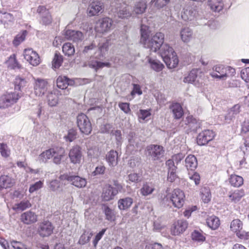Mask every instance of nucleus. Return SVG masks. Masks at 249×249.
<instances>
[{"label":"nucleus","mask_w":249,"mask_h":249,"mask_svg":"<svg viewBox=\"0 0 249 249\" xmlns=\"http://www.w3.org/2000/svg\"><path fill=\"white\" fill-rule=\"evenodd\" d=\"M208 2L211 9L215 12H219L224 7L223 0H208Z\"/></svg>","instance_id":"473e14b6"},{"label":"nucleus","mask_w":249,"mask_h":249,"mask_svg":"<svg viewBox=\"0 0 249 249\" xmlns=\"http://www.w3.org/2000/svg\"><path fill=\"white\" fill-rule=\"evenodd\" d=\"M169 109L173 113V117L175 119H180L184 114L183 108L179 103H173L170 105Z\"/></svg>","instance_id":"b1692460"},{"label":"nucleus","mask_w":249,"mask_h":249,"mask_svg":"<svg viewBox=\"0 0 249 249\" xmlns=\"http://www.w3.org/2000/svg\"><path fill=\"white\" fill-rule=\"evenodd\" d=\"M242 228L243 223L238 219L233 220L231 223L230 228L232 231L236 233L237 236L242 239H248L249 233L242 231Z\"/></svg>","instance_id":"0eeeda50"},{"label":"nucleus","mask_w":249,"mask_h":249,"mask_svg":"<svg viewBox=\"0 0 249 249\" xmlns=\"http://www.w3.org/2000/svg\"><path fill=\"white\" fill-rule=\"evenodd\" d=\"M128 144L127 151L130 153L137 151L140 146L141 140L139 137L133 132H130L128 135Z\"/></svg>","instance_id":"9d476101"},{"label":"nucleus","mask_w":249,"mask_h":249,"mask_svg":"<svg viewBox=\"0 0 249 249\" xmlns=\"http://www.w3.org/2000/svg\"><path fill=\"white\" fill-rule=\"evenodd\" d=\"M22 96L21 91L7 92L0 97V108L4 109L15 104Z\"/></svg>","instance_id":"f03ea898"},{"label":"nucleus","mask_w":249,"mask_h":249,"mask_svg":"<svg viewBox=\"0 0 249 249\" xmlns=\"http://www.w3.org/2000/svg\"><path fill=\"white\" fill-rule=\"evenodd\" d=\"M226 74H224V79L227 77L233 76L235 73V70L230 66H225V72Z\"/></svg>","instance_id":"338daca9"},{"label":"nucleus","mask_w":249,"mask_h":249,"mask_svg":"<svg viewBox=\"0 0 249 249\" xmlns=\"http://www.w3.org/2000/svg\"><path fill=\"white\" fill-rule=\"evenodd\" d=\"M146 7V0H140L139 1L136 2L132 13L137 15L142 14L144 12Z\"/></svg>","instance_id":"c9c22d12"},{"label":"nucleus","mask_w":249,"mask_h":249,"mask_svg":"<svg viewBox=\"0 0 249 249\" xmlns=\"http://www.w3.org/2000/svg\"><path fill=\"white\" fill-rule=\"evenodd\" d=\"M188 227V223L186 220H178L175 222L171 228V233L176 236L183 233Z\"/></svg>","instance_id":"2eb2a0df"},{"label":"nucleus","mask_w":249,"mask_h":249,"mask_svg":"<svg viewBox=\"0 0 249 249\" xmlns=\"http://www.w3.org/2000/svg\"><path fill=\"white\" fill-rule=\"evenodd\" d=\"M64 35L65 37L74 42L81 41L84 38L83 33L78 31L67 30L65 31Z\"/></svg>","instance_id":"6ab92c4d"},{"label":"nucleus","mask_w":249,"mask_h":249,"mask_svg":"<svg viewBox=\"0 0 249 249\" xmlns=\"http://www.w3.org/2000/svg\"><path fill=\"white\" fill-rule=\"evenodd\" d=\"M74 83L73 80L69 79L65 76H60L56 80L57 87L62 89H66L69 86H73Z\"/></svg>","instance_id":"393cba45"},{"label":"nucleus","mask_w":249,"mask_h":249,"mask_svg":"<svg viewBox=\"0 0 249 249\" xmlns=\"http://www.w3.org/2000/svg\"><path fill=\"white\" fill-rule=\"evenodd\" d=\"M115 13V16L122 19H127L133 15L131 11V8L128 6L122 5L117 8Z\"/></svg>","instance_id":"5701e85b"},{"label":"nucleus","mask_w":249,"mask_h":249,"mask_svg":"<svg viewBox=\"0 0 249 249\" xmlns=\"http://www.w3.org/2000/svg\"><path fill=\"white\" fill-rule=\"evenodd\" d=\"M77 133L76 130L74 129H71L69 130L68 135L64 137L66 141L70 142H72L76 138Z\"/></svg>","instance_id":"e2e57ef3"},{"label":"nucleus","mask_w":249,"mask_h":249,"mask_svg":"<svg viewBox=\"0 0 249 249\" xmlns=\"http://www.w3.org/2000/svg\"><path fill=\"white\" fill-rule=\"evenodd\" d=\"M244 196V192L242 190H236L231 193L229 197L231 202L236 203Z\"/></svg>","instance_id":"c03bdc74"},{"label":"nucleus","mask_w":249,"mask_h":249,"mask_svg":"<svg viewBox=\"0 0 249 249\" xmlns=\"http://www.w3.org/2000/svg\"><path fill=\"white\" fill-rule=\"evenodd\" d=\"M15 184L14 178L8 175H1L0 177V185L3 189H7L12 187Z\"/></svg>","instance_id":"c756f323"},{"label":"nucleus","mask_w":249,"mask_h":249,"mask_svg":"<svg viewBox=\"0 0 249 249\" xmlns=\"http://www.w3.org/2000/svg\"><path fill=\"white\" fill-rule=\"evenodd\" d=\"M240 74L242 79L248 83L249 81V67L242 69Z\"/></svg>","instance_id":"774afa93"},{"label":"nucleus","mask_w":249,"mask_h":249,"mask_svg":"<svg viewBox=\"0 0 249 249\" xmlns=\"http://www.w3.org/2000/svg\"><path fill=\"white\" fill-rule=\"evenodd\" d=\"M85 3H89L88 14L89 16L97 15L103 8V3L101 0H83Z\"/></svg>","instance_id":"1a4fd4ad"},{"label":"nucleus","mask_w":249,"mask_h":249,"mask_svg":"<svg viewBox=\"0 0 249 249\" xmlns=\"http://www.w3.org/2000/svg\"><path fill=\"white\" fill-rule=\"evenodd\" d=\"M53 162L57 164L61 162V159L64 157L65 152L64 148L56 147L52 148Z\"/></svg>","instance_id":"a878e982"},{"label":"nucleus","mask_w":249,"mask_h":249,"mask_svg":"<svg viewBox=\"0 0 249 249\" xmlns=\"http://www.w3.org/2000/svg\"><path fill=\"white\" fill-rule=\"evenodd\" d=\"M117 194L118 190L116 188L111 185H107L103 189L102 197L104 201H107L113 199Z\"/></svg>","instance_id":"aec40b11"},{"label":"nucleus","mask_w":249,"mask_h":249,"mask_svg":"<svg viewBox=\"0 0 249 249\" xmlns=\"http://www.w3.org/2000/svg\"><path fill=\"white\" fill-rule=\"evenodd\" d=\"M148 61L150 64L151 68L155 71H160L164 67L163 65L157 60L152 59L151 58L148 57Z\"/></svg>","instance_id":"a18cd8bd"},{"label":"nucleus","mask_w":249,"mask_h":249,"mask_svg":"<svg viewBox=\"0 0 249 249\" xmlns=\"http://www.w3.org/2000/svg\"><path fill=\"white\" fill-rule=\"evenodd\" d=\"M0 153L4 158H7L10 156V150L6 143H0Z\"/></svg>","instance_id":"052dcab7"},{"label":"nucleus","mask_w":249,"mask_h":249,"mask_svg":"<svg viewBox=\"0 0 249 249\" xmlns=\"http://www.w3.org/2000/svg\"><path fill=\"white\" fill-rule=\"evenodd\" d=\"M62 51L65 55L69 56L73 55L75 53L74 46L70 43H65L63 46Z\"/></svg>","instance_id":"09e8293b"},{"label":"nucleus","mask_w":249,"mask_h":249,"mask_svg":"<svg viewBox=\"0 0 249 249\" xmlns=\"http://www.w3.org/2000/svg\"><path fill=\"white\" fill-rule=\"evenodd\" d=\"M214 136V132L212 130H205L198 135L197 143L199 145H204L212 140Z\"/></svg>","instance_id":"dca6fc26"},{"label":"nucleus","mask_w":249,"mask_h":249,"mask_svg":"<svg viewBox=\"0 0 249 249\" xmlns=\"http://www.w3.org/2000/svg\"><path fill=\"white\" fill-rule=\"evenodd\" d=\"M193 31L188 27L182 28L180 32L181 39L185 43L189 42L193 37Z\"/></svg>","instance_id":"72a5a7b5"},{"label":"nucleus","mask_w":249,"mask_h":249,"mask_svg":"<svg viewBox=\"0 0 249 249\" xmlns=\"http://www.w3.org/2000/svg\"><path fill=\"white\" fill-rule=\"evenodd\" d=\"M14 83L15 90H21L26 86V81L24 78L18 76L15 78Z\"/></svg>","instance_id":"8fccbe9b"},{"label":"nucleus","mask_w":249,"mask_h":249,"mask_svg":"<svg viewBox=\"0 0 249 249\" xmlns=\"http://www.w3.org/2000/svg\"><path fill=\"white\" fill-rule=\"evenodd\" d=\"M63 62L62 55L56 53L53 61V67L55 69H58L61 65Z\"/></svg>","instance_id":"680f3d73"},{"label":"nucleus","mask_w":249,"mask_h":249,"mask_svg":"<svg viewBox=\"0 0 249 249\" xmlns=\"http://www.w3.org/2000/svg\"><path fill=\"white\" fill-rule=\"evenodd\" d=\"M230 182L232 186L238 187L243 184V179L240 176L232 175L230 178Z\"/></svg>","instance_id":"49530a36"},{"label":"nucleus","mask_w":249,"mask_h":249,"mask_svg":"<svg viewBox=\"0 0 249 249\" xmlns=\"http://www.w3.org/2000/svg\"><path fill=\"white\" fill-rule=\"evenodd\" d=\"M163 60L169 69L175 68L178 63V60L175 52L173 53V55H169L167 57L164 58Z\"/></svg>","instance_id":"2f4dec72"},{"label":"nucleus","mask_w":249,"mask_h":249,"mask_svg":"<svg viewBox=\"0 0 249 249\" xmlns=\"http://www.w3.org/2000/svg\"><path fill=\"white\" fill-rule=\"evenodd\" d=\"M164 150L161 146L151 144L146 147V154L153 160H158L163 156Z\"/></svg>","instance_id":"6e6552de"},{"label":"nucleus","mask_w":249,"mask_h":249,"mask_svg":"<svg viewBox=\"0 0 249 249\" xmlns=\"http://www.w3.org/2000/svg\"><path fill=\"white\" fill-rule=\"evenodd\" d=\"M111 135L115 137L116 143L118 147L120 146L123 142L122 133L120 130H112Z\"/></svg>","instance_id":"5fc2aeb1"},{"label":"nucleus","mask_w":249,"mask_h":249,"mask_svg":"<svg viewBox=\"0 0 249 249\" xmlns=\"http://www.w3.org/2000/svg\"><path fill=\"white\" fill-rule=\"evenodd\" d=\"M92 236L91 232L85 231L84 233L81 235L78 243L81 245H84L89 242Z\"/></svg>","instance_id":"13d9d810"},{"label":"nucleus","mask_w":249,"mask_h":249,"mask_svg":"<svg viewBox=\"0 0 249 249\" xmlns=\"http://www.w3.org/2000/svg\"><path fill=\"white\" fill-rule=\"evenodd\" d=\"M201 71L198 69H193L185 77L183 82L188 83H193L196 86L199 87L202 83L201 76L199 75Z\"/></svg>","instance_id":"9b49d317"},{"label":"nucleus","mask_w":249,"mask_h":249,"mask_svg":"<svg viewBox=\"0 0 249 249\" xmlns=\"http://www.w3.org/2000/svg\"><path fill=\"white\" fill-rule=\"evenodd\" d=\"M6 63L8 67L11 69H15L20 67L14 55L10 56Z\"/></svg>","instance_id":"bf43d9fd"},{"label":"nucleus","mask_w":249,"mask_h":249,"mask_svg":"<svg viewBox=\"0 0 249 249\" xmlns=\"http://www.w3.org/2000/svg\"><path fill=\"white\" fill-rule=\"evenodd\" d=\"M21 220L26 224H30L37 221V215L34 212L29 211L21 215Z\"/></svg>","instance_id":"bb28decb"},{"label":"nucleus","mask_w":249,"mask_h":249,"mask_svg":"<svg viewBox=\"0 0 249 249\" xmlns=\"http://www.w3.org/2000/svg\"><path fill=\"white\" fill-rule=\"evenodd\" d=\"M69 157L71 163L73 164L79 163L82 158L80 147L78 145L74 146L70 150Z\"/></svg>","instance_id":"f3484780"},{"label":"nucleus","mask_w":249,"mask_h":249,"mask_svg":"<svg viewBox=\"0 0 249 249\" xmlns=\"http://www.w3.org/2000/svg\"><path fill=\"white\" fill-rule=\"evenodd\" d=\"M192 239L197 242H203L205 240V237L202 231L195 230L192 233Z\"/></svg>","instance_id":"6e6d98bb"},{"label":"nucleus","mask_w":249,"mask_h":249,"mask_svg":"<svg viewBox=\"0 0 249 249\" xmlns=\"http://www.w3.org/2000/svg\"><path fill=\"white\" fill-rule=\"evenodd\" d=\"M169 197L175 207L180 208L183 206L185 200V195L184 192L180 189H174L169 194Z\"/></svg>","instance_id":"20e7f679"},{"label":"nucleus","mask_w":249,"mask_h":249,"mask_svg":"<svg viewBox=\"0 0 249 249\" xmlns=\"http://www.w3.org/2000/svg\"><path fill=\"white\" fill-rule=\"evenodd\" d=\"M133 203V199L131 197H125L118 200V208L121 210L128 209L131 206Z\"/></svg>","instance_id":"58836bf2"},{"label":"nucleus","mask_w":249,"mask_h":249,"mask_svg":"<svg viewBox=\"0 0 249 249\" xmlns=\"http://www.w3.org/2000/svg\"><path fill=\"white\" fill-rule=\"evenodd\" d=\"M52 154V148L48 149L39 155L38 160L41 162H46L49 160L53 158Z\"/></svg>","instance_id":"37998d69"},{"label":"nucleus","mask_w":249,"mask_h":249,"mask_svg":"<svg viewBox=\"0 0 249 249\" xmlns=\"http://www.w3.org/2000/svg\"><path fill=\"white\" fill-rule=\"evenodd\" d=\"M160 48V53L163 60L169 55H173V53L175 52L173 49L167 43L163 44Z\"/></svg>","instance_id":"f704fd0d"},{"label":"nucleus","mask_w":249,"mask_h":249,"mask_svg":"<svg viewBox=\"0 0 249 249\" xmlns=\"http://www.w3.org/2000/svg\"><path fill=\"white\" fill-rule=\"evenodd\" d=\"M39 15L40 23L43 25H49L52 22V18L48 9L45 6L40 5L36 10Z\"/></svg>","instance_id":"ddd939ff"},{"label":"nucleus","mask_w":249,"mask_h":249,"mask_svg":"<svg viewBox=\"0 0 249 249\" xmlns=\"http://www.w3.org/2000/svg\"><path fill=\"white\" fill-rule=\"evenodd\" d=\"M14 19L13 15L6 12L0 11V22L5 24L12 21Z\"/></svg>","instance_id":"3c124183"},{"label":"nucleus","mask_w":249,"mask_h":249,"mask_svg":"<svg viewBox=\"0 0 249 249\" xmlns=\"http://www.w3.org/2000/svg\"><path fill=\"white\" fill-rule=\"evenodd\" d=\"M112 23V20L109 18H100L96 23L95 31L98 34L107 33L110 30Z\"/></svg>","instance_id":"39448f33"},{"label":"nucleus","mask_w":249,"mask_h":249,"mask_svg":"<svg viewBox=\"0 0 249 249\" xmlns=\"http://www.w3.org/2000/svg\"><path fill=\"white\" fill-rule=\"evenodd\" d=\"M47 101L49 106H55L58 103V97L52 92H49L47 96Z\"/></svg>","instance_id":"603ef678"},{"label":"nucleus","mask_w":249,"mask_h":249,"mask_svg":"<svg viewBox=\"0 0 249 249\" xmlns=\"http://www.w3.org/2000/svg\"><path fill=\"white\" fill-rule=\"evenodd\" d=\"M104 212L106 215V219L110 221H112L115 220V215L114 211L109 208L108 206H104Z\"/></svg>","instance_id":"864d4df0"},{"label":"nucleus","mask_w":249,"mask_h":249,"mask_svg":"<svg viewBox=\"0 0 249 249\" xmlns=\"http://www.w3.org/2000/svg\"><path fill=\"white\" fill-rule=\"evenodd\" d=\"M200 194L201 199L204 203H208L211 201V194L208 187H202L200 191Z\"/></svg>","instance_id":"79ce46f5"},{"label":"nucleus","mask_w":249,"mask_h":249,"mask_svg":"<svg viewBox=\"0 0 249 249\" xmlns=\"http://www.w3.org/2000/svg\"><path fill=\"white\" fill-rule=\"evenodd\" d=\"M155 190V186L152 182L144 183L140 190L141 194L143 196L151 195Z\"/></svg>","instance_id":"4c0bfd02"},{"label":"nucleus","mask_w":249,"mask_h":249,"mask_svg":"<svg viewBox=\"0 0 249 249\" xmlns=\"http://www.w3.org/2000/svg\"><path fill=\"white\" fill-rule=\"evenodd\" d=\"M89 66L97 71L105 67L109 68L111 66V65L109 62H101L97 60H90L89 62Z\"/></svg>","instance_id":"ea45409f"},{"label":"nucleus","mask_w":249,"mask_h":249,"mask_svg":"<svg viewBox=\"0 0 249 249\" xmlns=\"http://www.w3.org/2000/svg\"><path fill=\"white\" fill-rule=\"evenodd\" d=\"M99 155V149L96 147H93L88 149V155L90 158H97Z\"/></svg>","instance_id":"0e129e2a"},{"label":"nucleus","mask_w":249,"mask_h":249,"mask_svg":"<svg viewBox=\"0 0 249 249\" xmlns=\"http://www.w3.org/2000/svg\"><path fill=\"white\" fill-rule=\"evenodd\" d=\"M206 222L208 227L212 230L217 229L220 225L219 218L214 215H212L208 217Z\"/></svg>","instance_id":"a19ab883"},{"label":"nucleus","mask_w":249,"mask_h":249,"mask_svg":"<svg viewBox=\"0 0 249 249\" xmlns=\"http://www.w3.org/2000/svg\"><path fill=\"white\" fill-rule=\"evenodd\" d=\"M197 165L196 158L194 155H190L185 159V166L188 170H194Z\"/></svg>","instance_id":"e433bc0d"},{"label":"nucleus","mask_w":249,"mask_h":249,"mask_svg":"<svg viewBox=\"0 0 249 249\" xmlns=\"http://www.w3.org/2000/svg\"><path fill=\"white\" fill-rule=\"evenodd\" d=\"M106 170L105 166L102 163L98 165L95 170L92 172L93 176L104 174Z\"/></svg>","instance_id":"69168bd1"},{"label":"nucleus","mask_w":249,"mask_h":249,"mask_svg":"<svg viewBox=\"0 0 249 249\" xmlns=\"http://www.w3.org/2000/svg\"><path fill=\"white\" fill-rule=\"evenodd\" d=\"M77 124L83 134H89L92 131V125L89 118L84 114H79L77 117Z\"/></svg>","instance_id":"7ed1b4c3"},{"label":"nucleus","mask_w":249,"mask_h":249,"mask_svg":"<svg viewBox=\"0 0 249 249\" xmlns=\"http://www.w3.org/2000/svg\"><path fill=\"white\" fill-rule=\"evenodd\" d=\"M185 123L191 131H196L200 127L201 123L192 116H188L186 118Z\"/></svg>","instance_id":"c85d7f7f"},{"label":"nucleus","mask_w":249,"mask_h":249,"mask_svg":"<svg viewBox=\"0 0 249 249\" xmlns=\"http://www.w3.org/2000/svg\"><path fill=\"white\" fill-rule=\"evenodd\" d=\"M197 14L196 9L193 7L188 6L183 9L181 14V18L184 20L191 21L196 18Z\"/></svg>","instance_id":"4be33fe9"},{"label":"nucleus","mask_w":249,"mask_h":249,"mask_svg":"<svg viewBox=\"0 0 249 249\" xmlns=\"http://www.w3.org/2000/svg\"><path fill=\"white\" fill-rule=\"evenodd\" d=\"M60 178L61 180H68L71 184L78 188L85 187L87 183L86 179L79 176L64 174L60 176Z\"/></svg>","instance_id":"423d86ee"},{"label":"nucleus","mask_w":249,"mask_h":249,"mask_svg":"<svg viewBox=\"0 0 249 249\" xmlns=\"http://www.w3.org/2000/svg\"><path fill=\"white\" fill-rule=\"evenodd\" d=\"M224 72L225 66L218 65L213 67V71L210 74L213 78L224 80V74H226Z\"/></svg>","instance_id":"cd10ccee"},{"label":"nucleus","mask_w":249,"mask_h":249,"mask_svg":"<svg viewBox=\"0 0 249 249\" xmlns=\"http://www.w3.org/2000/svg\"><path fill=\"white\" fill-rule=\"evenodd\" d=\"M118 153L116 151L110 150L106 156V160L109 166L114 167L118 164Z\"/></svg>","instance_id":"7c9ffc66"},{"label":"nucleus","mask_w":249,"mask_h":249,"mask_svg":"<svg viewBox=\"0 0 249 249\" xmlns=\"http://www.w3.org/2000/svg\"><path fill=\"white\" fill-rule=\"evenodd\" d=\"M27 35V32L26 30H23L21 33L18 34L15 37L13 41V43L15 46L19 45L22 42H23Z\"/></svg>","instance_id":"de8ad7c7"},{"label":"nucleus","mask_w":249,"mask_h":249,"mask_svg":"<svg viewBox=\"0 0 249 249\" xmlns=\"http://www.w3.org/2000/svg\"><path fill=\"white\" fill-rule=\"evenodd\" d=\"M23 55L25 59L33 66H36L40 63L38 54L32 49H25Z\"/></svg>","instance_id":"4468645a"},{"label":"nucleus","mask_w":249,"mask_h":249,"mask_svg":"<svg viewBox=\"0 0 249 249\" xmlns=\"http://www.w3.org/2000/svg\"><path fill=\"white\" fill-rule=\"evenodd\" d=\"M98 52L95 53V57L97 59H102L105 56L106 53L107 51L108 41L103 38L101 39L98 43Z\"/></svg>","instance_id":"412c9836"},{"label":"nucleus","mask_w":249,"mask_h":249,"mask_svg":"<svg viewBox=\"0 0 249 249\" xmlns=\"http://www.w3.org/2000/svg\"><path fill=\"white\" fill-rule=\"evenodd\" d=\"M31 206V204L29 201H22L19 203L15 204L14 209L18 211H24Z\"/></svg>","instance_id":"4d7b16f0"},{"label":"nucleus","mask_w":249,"mask_h":249,"mask_svg":"<svg viewBox=\"0 0 249 249\" xmlns=\"http://www.w3.org/2000/svg\"><path fill=\"white\" fill-rule=\"evenodd\" d=\"M141 42L143 44L145 48L150 49L152 52H156L163 44L164 34L161 32H158L153 35L151 39H149L148 26L143 23L141 24Z\"/></svg>","instance_id":"f257e3e1"},{"label":"nucleus","mask_w":249,"mask_h":249,"mask_svg":"<svg viewBox=\"0 0 249 249\" xmlns=\"http://www.w3.org/2000/svg\"><path fill=\"white\" fill-rule=\"evenodd\" d=\"M53 229V227L52 223L48 221H45L40 224L38 232L41 236L47 237L52 234Z\"/></svg>","instance_id":"a211bd4d"},{"label":"nucleus","mask_w":249,"mask_h":249,"mask_svg":"<svg viewBox=\"0 0 249 249\" xmlns=\"http://www.w3.org/2000/svg\"><path fill=\"white\" fill-rule=\"evenodd\" d=\"M48 83L44 79L37 78L34 82V92L38 96H42L48 89Z\"/></svg>","instance_id":"f8f14e48"}]
</instances>
